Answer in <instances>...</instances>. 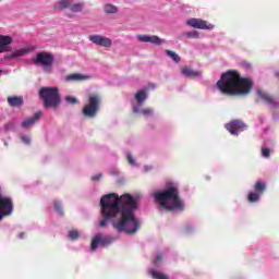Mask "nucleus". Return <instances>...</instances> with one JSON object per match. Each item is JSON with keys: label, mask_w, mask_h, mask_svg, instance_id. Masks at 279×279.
Masks as SVG:
<instances>
[{"label": "nucleus", "mask_w": 279, "mask_h": 279, "mask_svg": "<svg viewBox=\"0 0 279 279\" xmlns=\"http://www.w3.org/2000/svg\"><path fill=\"white\" fill-rule=\"evenodd\" d=\"M43 117V111H37L32 118H28L22 122V128L27 130L28 128H32V125H35L40 121Z\"/></svg>", "instance_id": "ddd939ff"}, {"label": "nucleus", "mask_w": 279, "mask_h": 279, "mask_svg": "<svg viewBox=\"0 0 279 279\" xmlns=\"http://www.w3.org/2000/svg\"><path fill=\"white\" fill-rule=\"evenodd\" d=\"M226 130L232 134V136H239V132H243L247 125L241 120H233L225 125Z\"/></svg>", "instance_id": "6e6552de"}, {"label": "nucleus", "mask_w": 279, "mask_h": 279, "mask_svg": "<svg viewBox=\"0 0 279 279\" xmlns=\"http://www.w3.org/2000/svg\"><path fill=\"white\" fill-rule=\"evenodd\" d=\"M150 276L154 279H169V275L165 274V272H160L156 269H151L150 270Z\"/></svg>", "instance_id": "5701e85b"}, {"label": "nucleus", "mask_w": 279, "mask_h": 279, "mask_svg": "<svg viewBox=\"0 0 279 279\" xmlns=\"http://www.w3.org/2000/svg\"><path fill=\"white\" fill-rule=\"evenodd\" d=\"M104 10L106 14H117L119 12V9L114 4H105Z\"/></svg>", "instance_id": "393cba45"}, {"label": "nucleus", "mask_w": 279, "mask_h": 279, "mask_svg": "<svg viewBox=\"0 0 279 279\" xmlns=\"http://www.w3.org/2000/svg\"><path fill=\"white\" fill-rule=\"evenodd\" d=\"M71 12H82L84 10V3H75L70 5Z\"/></svg>", "instance_id": "a878e982"}, {"label": "nucleus", "mask_w": 279, "mask_h": 279, "mask_svg": "<svg viewBox=\"0 0 279 279\" xmlns=\"http://www.w3.org/2000/svg\"><path fill=\"white\" fill-rule=\"evenodd\" d=\"M21 140H22V142L25 143V145H29V143H31V140L28 136H22Z\"/></svg>", "instance_id": "f704fd0d"}, {"label": "nucleus", "mask_w": 279, "mask_h": 279, "mask_svg": "<svg viewBox=\"0 0 279 279\" xmlns=\"http://www.w3.org/2000/svg\"><path fill=\"white\" fill-rule=\"evenodd\" d=\"M267 191V184L263 181H257L254 185V192L263 195Z\"/></svg>", "instance_id": "6ab92c4d"}, {"label": "nucleus", "mask_w": 279, "mask_h": 279, "mask_svg": "<svg viewBox=\"0 0 279 279\" xmlns=\"http://www.w3.org/2000/svg\"><path fill=\"white\" fill-rule=\"evenodd\" d=\"M112 243V238L108 235H101L100 233L96 234L90 243V248L93 252L101 245L102 247H108Z\"/></svg>", "instance_id": "0eeeda50"}, {"label": "nucleus", "mask_w": 279, "mask_h": 279, "mask_svg": "<svg viewBox=\"0 0 279 279\" xmlns=\"http://www.w3.org/2000/svg\"><path fill=\"white\" fill-rule=\"evenodd\" d=\"M257 97H259V99H263V101H266V104H272L274 102V98H271V96H269V94L257 89Z\"/></svg>", "instance_id": "aec40b11"}, {"label": "nucleus", "mask_w": 279, "mask_h": 279, "mask_svg": "<svg viewBox=\"0 0 279 279\" xmlns=\"http://www.w3.org/2000/svg\"><path fill=\"white\" fill-rule=\"evenodd\" d=\"M36 47L28 46L26 48H22L19 50H15L13 53L9 54L7 57L8 60H14L15 58H23V56H27V53H32V51H35Z\"/></svg>", "instance_id": "f8f14e48"}, {"label": "nucleus", "mask_w": 279, "mask_h": 279, "mask_svg": "<svg viewBox=\"0 0 279 279\" xmlns=\"http://www.w3.org/2000/svg\"><path fill=\"white\" fill-rule=\"evenodd\" d=\"M56 61V57L53 53L41 51L33 58V64L35 66H41L44 73H51L53 69V62Z\"/></svg>", "instance_id": "39448f33"}, {"label": "nucleus", "mask_w": 279, "mask_h": 279, "mask_svg": "<svg viewBox=\"0 0 279 279\" xmlns=\"http://www.w3.org/2000/svg\"><path fill=\"white\" fill-rule=\"evenodd\" d=\"M65 101H66L68 104H72V105L74 106L75 104H77V98L68 96V97L65 98Z\"/></svg>", "instance_id": "7c9ffc66"}, {"label": "nucleus", "mask_w": 279, "mask_h": 279, "mask_svg": "<svg viewBox=\"0 0 279 279\" xmlns=\"http://www.w3.org/2000/svg\"><path fill=\"white\" fill-rule=\"evenodd\" d=\"M275 75H276V77H279V72H276Z\"/></svg>", "instance_id": "58836bf2"}, {"label": "nucleus", "mask_w": 279, "mask_h": 279, "mask_svg": "<svg viewBox=\"0 0 279 279\" xmlns=\"http://www.w3.org/2000/svg\"><path fill=\"white\" fill-rule=\"evenodd\" d=\"M260 194H258V192L254 191V192H250L247 195V199L251 204H254L256 202H258V199H260Z\"/></svg>", "instance_id": "b1692460"}, {"label": "nucleus", "mask_w": 279, "mask_h": 279, "mask_svg": "<svg viewBox=\"0 0 279 279\" xmlns=\"http://www.w3.org/2000/svg\"><path fill=\"white\" fill-rule=\"evenodd\" d=\"M100 208L102 220L99 221L100 228H108V222L112 223L118 232L126 234H136L141 222L134 216V211L138 208L136 198L130 194L119 196L116 193L104 195L100 198Z\"/></svg>", "instance_id": "f257e3e1"}, {"label": "nucleus", "mask_w": 279, "mask_h": 279, "mask_svg": "<svg viewBox=\"0 0 279 279\" xmlns=\"http://www.w3.org/2000/svg\"><path fill=\"white\" fill-rule=\"evenodd\" d=\"M69 239H71V241H77V239H80V231L77 230L70 231Z\"/></svg>", "instance_id": "cd10ccee"}, {"label": "nucleus", "mask_w": 279, "mask_h": 279, "mask_svg": "<svg viewBox=\"0 0 279 279\" xmlns=\"http://www.w3.org/2000/svg\"><path fill=\"white\" fill-rule=\"evenodd\" d=\"M54 208H56L57 213H59V215H63L62 205H60V203H56Z\"/></svg>", "instance_id": "473e14b6"}, {"label": "nucleus", "mask_w": 279, "mask_h": 279, "mask_svg": "<svg viewBox=\"0 0 279 279\" xmlns=\"http://www.w3.org/2000/svg\"><path fill=\"white\" fill-rule=\"evenodd\" d=\"M8 104L12 108H21V106L23 105V97H17V96L9 97Z\"/></svg>", "instance_id": "f3484780"}, {"label": "nucleus", "mask_w": 279, "mask_h": 279, "mask_svg": "<svg viewBox=\"0 0 279 279\" xmlns=\"http://www.w3.org/2000/svg\"><path fill=\"white\" fill-rule=\"evenodd\" d=\"M135 100L137 101L138 106H143L145 101H147V90L141 89L135 94Z\"/></svg>", "instance_id": "dca6fc26"}, {"label": "nucleus", "mask_w": 279, "mask_h": 279, "mask_svg": "<svg viewBox=\"0 0 279 279\" xmlns=\"http://www.w3.org/2000/svg\"><path fill=\"white\" fill-rule=\"evenodd\" d=\"M167 56H169V58H171L174 62H180V56H178V53L171 51V50H166Z\"/></svg>", "instance_id": "bb28decb"}, {"label": "nucleus", "mask_w": 279, "mask_h": 279, "mask_svg": "<svg viewBox=\"0 0 279 279\" xmlns=\"http://www.w3.org/2000/svg\"><path fill=\"white\" fill-rule=\"evenodd\" d=\"M73 5V0H59L54 4L56 10H66V8H71Z\"/></svg>", "instance_id": "a211bd4d"}, {"label": "nucleus", "mask_w": 279, "mask_h": 279, "mask_svg": "<svg viewBox=\"0 0 279 279\" xmlns=\"http://www.w3.org/2000/svg\"><path fill=\"white\" fill-rule=\"evenodd\" d=\"M39 97L43 99L45 108H58L60 106L61 98L58 87H41Z\"/></svg>", "instance_id": "20e7f679"}, {"label": "nucleus", "mask_w": 279, "mask_h": 279, "mask_svg": "<svg viewBox=\"0 0 279 279\" xmlns=\"http://www.w3.org/2000/svg\"><path fill=\"white\" fill-rule=\"evenodd\" d=\"M19 239H25V232H20Z\"/></svg>", "instance_id": "4c0bfd02"}, {"label": "nucleus", "mask_w": 279, "mask_h": 279, "mask_svg": "<svg viewBox=\"0 0 279 279\" xmlns=\"http://www.w3.org/2000/svg\"><path fill=\"white\" fill-rule=\"evenodd\" d=\"M154 198L161 208H166L170 213L184 210V202L180 198V191L173 185L163 191L155 192Z\"/></svg>", "instance_id": "7ed1b4c3"}, {"label": "nucleus", "mask_w": 279, "mask_h": 279, "mask_svg": "<svg viewBox=\"0 0 279 279\" xmlns=\"http://www.w3.org/2000/svg\"><path fill=\"white\" fill-rule=\"evenodd\" d=\"M137 40H140V43H151V45H156L157 47H160V45H165V39H161L156 35H138Z\"/></svg>", "instance_id": "9b49d317"}, {"label": "nucleus", "mask_w": 279, "mask_h": 279, "mask_svg": "<svg viewBox=\"0 0 279 279\" xmlns=\"http://www.w3.org/2000/svg\"><path fill=\"white\" fill-rule=\"evenodd\" d=\"M100 178H104V174L102 173H98V174H96V175H93L92 177V181L93 182H99V179Z\"/></svg>", "instance_id": "2f4dec72"}, {"label": "nucleus", "mask_w": 279, "mask_h": 279, "mask_svg": "<svg viewBox=\"0 0 279 279\" xmlns=\"http://www.w3.org/2000/svg\"><path fill=\"white\" fill-rule=\"evenodd\" d=\"M184 36H186V38H199V32L190 31L187 33H184Z\"/></svg>", "instance_id": "c85d7f7f"}, {"label": "nucleus", "mask_w": 279, "mask_h": 279, "mask_svg": "<svg viewBox=\"0 0 279 279\" xmlns=\"http://www.w3.org/2000/svg\"><path fill=\"white\" fill-rule=\"evenodd\" d=\"M66 82H84V80H90V76L80 73H73L66 76Z\"/></svg>", "instance_id": "2eb2a0df"}, {"label": "nucleus", "mask_w": 279, "mask_h": 279, "mask_svg": "<svg viewBox=\"0 0 279 279\" xmlns=\"http://www.w3.org/2000/svg\"><path fill=\"white\" fill-rule=\"evenodd\" d=\"M101 105V99L97 94H90L88 97V104L83 108V116L87 119H95L97 112H99V106Z\"/></svg>", "instance_id": "423d86ee"}, {"label": "nucleus", "mask_w": 279, "mask_h": 279, "mask_svg": "<svg viewBox=\"0 0 279 279\" xmlns=\"http://www.w3.org/2000/svg\"><path fill=\"white\" fill-rule=\"evenodd\" d=\"M186 23L190 27H194V29H213V27H215L213 24H208L207 21L202 19H190Z\"/></svg>", "instance_id": "9d476101"}, {"label": "nucleus", "mask_w": 279, "mask_h": 279, "mask_svg": "<svg viewBox=\"0 0 279 279\" xmlns=\"http://www.w3.org/2000/svg\"><path fill=\"white\" fill-rule=\"evenodd\" d=\"M254 82L247 77H241L239 71L229 70L222 73L220 80L217 82V87L222 95H229L231 97L250 95Z\"/></svg>", "instance_id": "f03ea898"}, {"label": "nucleus", "mask_w": 279, "mask_h": 279, "mask_svg": "<svg viewBox=\"0 0 279 279\" xmlns=\"http://www.w3.org/2000/svg\"><path fill=\"white\" fill-rule=\"evenodd\" d=\"M270 154H271V150L269 148H266V147L262 148V156L264 158H269Z\"/></svg>", "instance_id": "c756f323"}, {"label": "nucleus", "mask_w": 279, "mask_h": 279, "mask_svg": "<svg viewBox=\"0 0 279 279\" xmlns=\"http://www.w3.org/2000/svg\"><path fill=\"white\" fill-rule=\"evenodd\" d=\"M160 260H162V255H157L155 260H154V265H158L160 263Z\"/></svg>", "instance_id": "72a5a7b5"}, {"label": "nucleus", "mask_w": 279, "mask_h": 279, "mask_svg": "<svg viewBox=\"0 0 279 279\" xmlns=\"http://www.w3.org/2000/svg\"><path fill=\"white\" fill-rule=\"evenodd\" d=\"M5 130H12L14 128V124L12 122L5 124Z\"/></svg>", "instance_id": "e433bc0d"}, {"label": "nucleus", "mask_w": 279, "mask_h": 279, "mask_svg": "<svg viewBox=\"0 0 279 279\" xmlns=\"http://www.w3.org/2000/svg\"><path fill=\"white\" fill-rule=\"evenodd\" d=\"M128 160L130 165H136V161L134 160V157H132V155H128Z\"/></svg>", "instance_id": "c9c22d12"}, {"label": "nucleus", "mask_w": 279, "mask_h": 279, "mask_svg": "<svg viewBox=\"0 0 279 279\" xmlns=\"http://www.w3.org/2000/svg\"><path fill=\"white\" fill-rule=\"evenodd\" d=\"M133 112L135 114H138V112H141L142 114H144V117H151L154 114V109L151 108H146V109H138V107H133Z\"/></svg>", "instance_id": "412c9836"}, {"label": "nucleus", "mask_w": 279, "mask_h": 279, "mask_svg": "<svg viewBox=\"0 0 279 279\" xmlns=\"http://www.w3.org/2000/svg\"><path fill=\"white\" fill-rule=\"evenodd\" d=\"M181 72L183 75H185V77H199V72L193 71L191 68L185 66L181 70Z\"/></svg>", "instance_id": "4be33fe9"}, {"label": "nucleus", "mask_w": 279, "mask_h": 279, "mask_svg": "<svg viewBox=\"0 0 279 279\" xmlns=\"http://www.w3.org/2000/svg\"><path fill=\"white\" fill-rule=\"evenodd\" d=\"M12 37L0 35V53H5L10 51V45H12Z\"/></svg>", "instance_id": "4468645a"}, {"label": "nucleus", "mask_w": 279, "mask_h": 279, "mask_svg": "<svg viewBox=\"0 0 279 279\" xmlns=\"http://www.w3.org/2000/svg\"><path fill=\"white\" fill-rule=\"evenodd\" d=\"M88 40L98 47H105L106 49H110L112 47V39L101 35H89Z\"/></svg>", "instance_id": "1a4fd4ad"}]
</instances>
